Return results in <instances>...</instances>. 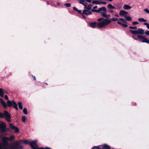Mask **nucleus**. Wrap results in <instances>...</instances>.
Masks as SVG:
<instances>
[{
    "label": "nucleus",
    "mask_w": 149,
    "mask_h": 149,
    "mask_svg": "<svg viewBox=\"0 0 149 149\" xmlns=\"http://www.w3.org/2000/svg\"><path fill=\"white\" fill-rule=\"evenodd\" d=\"M0 102L2 105L4 109H6L7 106L9 107H13L17 111L18 110V108L17 107V103L13 100L12 101L10 100H8L7 101V103L2 99L0 101Z\"/></svg>",
    "instance_id": "nucleus-1"
},
{
    "label": "nucleus",
    "mask_w": 149,
    "mask_h": 149,
    "mask_svg": "<svg viewBox=\"0 0 149 149\" xmlns=\"http://www.w3.org/2000/svg\"><path fill=\"white\" fill-rule=\"evenodd\" d=\"M102 20H103L102 22L97 23V26L98 28H102L104 26L108 25L111 22L110 20L104 19L103 18H99L97 19V21L99 22H101Z\"/></svg>",
    "instance_id": "nucleus-2"
},
{
    "label": "nucleus",
    "mask_w": 149,
    "mask_h": 149,
    "mask_svg": "<svg viewBox=\"0 0 149 149\" xmlns=\"http://www.w3.org/2000/svg\"><path fill=\"white\" fill-rule=\"evenodd\" d=\"M19 142L22 143L24 144L28 145L29 144L31 147V149H36L38 146L37 144L36 141L34 140L31 141H29L27 140H21L19 141Z\"/></svg>",
    "instance_id": "nucleus-3"
},
{
    "label": "nucleus",
    "mask_w": 149,
    "mask_h": 149,
    "mask_svg": "<svg viewBox=\"0 0 149 149\" xmlns=\"http://www.w3.org/2000/svg\"><path fill=\"white\" fill-rule=\"evenodd\" d=\"M4 116L6 117V119L8 122L11 121L10 118L11 116L8 112L5 110L3 111V113H0V118H4Z\"/></svg>",
    "instance_id": "nucleus-4"
},
{
    "label": "nucleus",
    "mask_w": 149,
    "mask_h": 149,
    "mask_svg": "<svg viewBox=\"0 0 149 149\" xmlns=\"http://www.w3.org/2000/svg\"><path fill=\"white\" fill-rule=\"evenodd\" d=\"M130 31L132 34L138 35L140 34L143 35L144 33V30L141 28H139L137 30H130Z\"/></svg>",
    "instance_id": "nucleus-5"
},
{
    "label": "nucleus",
    "mask_w": 149,
    "mask_h": 149,
    "mask_svg": "<svg viewBox=\"0 0 149 149\" xmlns=\"http://www.w3.org/2000/svg\"><path fill=\"white\" fill-rule=\"evenodd\" d=\"M117 23L118 24L124 28H126L128 26L126 24H127V22L123 18H119Z\"/></svg>",
    "instance_id": "nucleus-6"
},
{
    "label": "nucleus",
    "mask_w": 149,
    "mask_h": 149,
    "mask_svg": "<svg viewBox=\"0 0 149 149\" xmlns=\"http://www.w3.org/2000/svg\"><path fill=\"white\" fill-rule=\"evenodd\" d=\"M137 38L139 39L140 41L143 42H146L147 43H149V40L146 38L145 37L142 36L138 35L137 36Z\"/></svg>",
    "instance_id": "nucleus-7"
},
{
    "label": "nucleus",
    "mask_w": 149,
    "mask_h": 149,
    "mask_svg": "<svg viewBox=\"0 0 149 149\" xmlns=\"http://www.w3.org/2000/svg\"><path fill=\"white\" fill-rule=\"evenodd\" d=\"M6 124L5 122L1 121L0 123V129L2 132H6Z\"/></svg>",
    "instance_id": "nucleus-8"
},
{
    "label": "nucleus",
    "mask_w": 149,
    "mask_h": 149,
    "mask_svg": "<svg viewBox=\"0 0 149 149\" xmlns=\"http://www.w3.org/2000/svg\"><path fill=\"white\" fill-rule=\"evenodd\" d=\"M8 137H4L2 138V145L3 147L8 146L9 144L8 142Z\"/></svg>",
    "instance_id": "nucleus-9"
},
{
    "label": "nucleus",
    "mask_w": 149,
    "mask_h": 149,
    "mask_svg": "<svg viewBox=\"0 0 149 149\" xmlns=\"http://www.w3.org/2000/svg\"><path fill=\"white\" fill-rule=\"evenodd\" d=\"M10 127L11 129L15 130L14 132L15 133H18L19 132V129L17 127H16L13 124L11 123L9 124Z\"/></svg>",
    "instance_id": "nucleus-10"
},
{
    "label": "nucleus",
    "mask_w": 149,
    "mask_h": 149,
    "mask_svg": "<svg viewBox=\"0 0 149 149\" xmlns=\"http://www.w3.org/2000/svg\"><path fill=\"white\" fill-rule=\"evenodd\" d=\"M128 14V13L123 10H121L120 11L119 15L122 17H125Z\"/></svg>",
    "instance_id": "nucleus-11"
},
{
    "label": "nucleus",
    "mask_w": 149,
    "mask_h": 149,
    "mask_svg": "<svg viewBox=\"0 0 149 149\" xmlns=\"http://www.w3.org/2000/svg\"><path fill=\"white\" fill-rule=\"evenodd\" d=\"M90 10L85 9L83 10L82 13L85 14L86 15H91L92 14V13L89 11Z\"/></svg>",
    "instance_id": "nucleus-12"
},
{
    "label": "nucleus",
    "mask_w": 149,
    "mask_h": 149,
    "mask_svg": "<svg viewBox=\"0 0 149 149\" xmlns=\"http://www.w3.org/2000/svg\"><path fill=\"white\" fill-rule=\"evenodd\" d=\"M98 13L101 11H103L104 12L106 13L107 10L106 8L104 7H102L98 8Z\"/></svg>",
    "instance_id": "nucleus-13"
},
{
    "label": "nucleus",
    "mask_w": 149,
    "mask_h": 149,
    "mask_svg": "<svg viewBox=\"0 0 149 149\" xmlns=\"http://www.w3.org/2000/svg\"><path fill=\"white\" fill-rule=\"evenodd\" d=\"M97 23L96 22H92L90 23L89 25L91 27L95 28L97 26Z\"/></svg>",
    "instance_id": "nucleus-14"
},
{
    "label": "nucleus",
    "mask_w": 149,
    "mask_h": 149,
    "mask_svg": "<svg viewBox=\"0 0 149 149\" xmlns=\"http://www.w3.org/2000/svg\"><path fill=\"white\" fill-rule=\"evenodd\" d=\"M102 146V149H111V147L107 144H104Z\"/></svg>",
    "instance_id": "nucleus-15"
},
{
    "label": "nucleus",
    "mask_w": 149,
    "mask_h": 149,
    "mask_svg": "<svg viewBox=\"0 0 149 149\" xmlns=\"http://www.w3.org/2000/svg\"><path fill=\"white\" fill-rule=\"evenodd\" d=\"M123 8L125 10L130 9L132 8V7L128 5H125L123 6Z\"/></svg>",
    "instance_id": "nucleus-16"
},
{
    "label": "nucleus",
    "mask_w": 149,
    "mask_h": 149,
    "mask_svg": "<svg viewBox=\"0 0 149 149\" xmlns=\"http://www.w3.org/2000/svg\"><path fill=\"white\" fill-rule=\"evenodd\" d=\"M14 146H12L11 147L12 148L15 149L17 146L19 144V143L17 141H16V142L14 143Z\"/></svg>",
    "instance_id": "nucleus-17"
},
{
    "label": "nucleus",
    "mask_w": 149,
    "mask_h": 149,
    "mask_svg": "<svg viewBox=\"0 0 149 149\" xmlns=\"http://www.w3.org/2000/svg\"><path fill=\"white\" fill-rule=\"evenodd\" d=\"M115 6L118 9H120L122 7V3H117L115 5Z\"/></svg>",
    "instance_id": "nucleus-18"
},
{
    "label": "nucleus",
    "mask_w": 149,
    "mask_h": 149,
    "mask_svg": "<svg viewBox=\"0 0 149 149\" xmlns=\"http://www.w3.org/2000/svg\"><path fill=\"white\" fill-rule=\"evenodd\" d=\"M4 92L3 89L2 88H0V96L1 97H3L4 96Z\"/></svg>",
    "instance_id": "nucleus-19"
},
{
    "label": "nucleus",
    "mask_w": 149,
    "mask_h": 149,
    "mask_svg": "<svg viewBox=\"0 0 149 149\" xmlns=\"http://www.w3.org/2000/svg\"><path fill=\"white\" fill-rule=\"evenodd\" d=\"M107 8L109 9H115V7L113 6L111 4H109L107 6Z\"/></svg>",
    "instance_id": "nucleus-20"
},
{
    "label": "nucleus",
    "mask_w": 149,
    "mask_h": 149,
    "mask_svg": "<svg viewBox=\"0 0 149 149\" xmlns=\"http://www.w3.org/2000/svg\"><path fill=\"white\" fill-rule=\"evenodd\" d=\"M100 14L103 17H105L106 18H108L107 17L106 14L104 12H100Z\"/></svg>",
    "instance_id": "nucleus-21"
},
{
    "label": "nucleus",
    "mask_w": 149,
    "mask_h": 149,
    "mask_svg": "<svg viewBox=\"0 0 149 149\" xmlns=\"http://www.w3.org/2000/svg\"><path fill=\"white\" fill-rule=\"evenodd\" d=\"M125 19L127 21H131L132 20V18L130 16H126L125 17Z\"/></svg>",
    "instance_id": "nucleus-22"
},
{
    "label": "nucleus",
    "mask_w": 149,
    "mask_h": 149,
    "mask_svg": "<svg viewBox=\"0 0 149 149\" xmlns=\"http://www.w3.org/2000/svg\"><path fill=\"white\" fill-rule=\"evenodd\" d=\"M92 3L95 4H100V1L97 0H94L92 1Z\"/></svg>",
    "instance_id": "nucleus-23"
},
{
    "label": "nucleus",
    "mask_w": 149,
    "mask_h": 149,
    "mask_svg": "<svg viewBox=\"0 0 149 149\" xmlns=\"http://www.w3.org/2000/svg\"><path fill=\"white\" fill-rule=\"evenodd\" d=\"M19 108L20 109H23V106H22V102H19L18 103Z\"/></svg>",
    "instance_id": "nucleus-24"
},
{
    "label": "nucleus",
    "mask_w": 149,
    "mask_h": 149,
    "mask_svg": "<svg viewBox=\"0 0 149 149\" xmlns=\"http://www.w3.org/2000/svg\"><path fill=\"white\" fill-rule=\"evenodd\" d=\"M138 21L140 22H146L147 21L143 18H139L138 19Z\"/></svg>",
    "instance_id": "nucleus-25"
},
{
    "label": "nucleus",
    "mask_w": 149,
    "mask_h": 149,
    "mask_svg": "<svg viewBox=\"0 0 149 149\" xmlns=\"http://www.w3.org/2000/svg\"><path fill=\"white\" fill-rule=\"evenodd\" d=\"M15 138V136L12 135L10 136L9 138H8V140L10 141H13Z\"/></svg>",
    "instance_id": "nucleus-26"
},
{
    "label": "nucleus",
    "mask_w": 149,
    "mask_h": 149,
    "mask_svg": "<svg viewBox=\"0 0 149 149\" xmlns=\"http://www.w3.org/2000/svg\"><path fill=\"white\" fill-rule=\"evenodd\" d=\"M101 148L99 146H94L92 147L91 149H101Z\"/></svg>",
    "instance_id": "nucleus-27"
},
{
    "label": "nucleus",
    "mask_w": 149,
    "mask_h": 149,
    "mask_svg": "<svg viewBox=\"0 0 149 149\" xmlns=\"http://www.w3.org/2000/svg\"><path fill=\"white\" fill-rule=\"evenodd\" d=\"M23 113L25 114H28V112L27 110V109L26 108H24L23 109Z\"/></svg>",
    "instance_id": "nucleus-28"
},
{
    "label": "nucleus",
    "mask_w": 149,
    "mask_h": 149,
    "mask_svg": "<svg viewBox=\"0 0 149 149\" xmlns=\"http://www.w3.org/2000/svg\"><path fill=\"white\" fill-rule=\"evenodd\" d=\"M36 149H52L51 148L48 147H46L45 148H44L43 147L38 148V147H37Z\"/></svg>",
    "instance_id": "nucleus-29"
},
{
    "label": "nucleus",
    "mask_w": 149,
    "mask_h": 149,
    "mask_svg": "<svg viewBox=\"0 0 149 149\" xmlns=\"http://www.w3.org/2000/svg\"><path fill=\"white\" fill-rule=\"evenodd\" d=\"M82 5L84 6V8L85 9H86L87 10H88V6H87V4L86 3V2L85 3H84V4H82Z\"/></svg>",
    "instance_id": "nucleus-30"
},
{
    "label": "nucleus",
    "mask_w": 149,
    "mask_h": 149,
    "mask_svg": "<svg viewBox=\"0 0 149 149\" xmlns=\"http://www.w3.org/2000/svg\"><path fill=\"white\" fill-rule=\"evenodd\" d=\"M23 148V146L19 144L15 149H22Z\"/></svg>",
    "instance_id": "nucleus-31"
},
{
    "label": "nucleus",
    "mask_w": 149,
    "mask_h": 149,
    "mask_svg": "<svg viewBox=\"0 0 149 149\" xmlns=\"http://www.w3.org/2000/svg\"><path fill=\"white\" fill-rule=\"evenodd\" d=\"M78 1H79V3L82 5L85 3L84 2L85 0H78Z\"/></svg>",
    "instance_id": "nucleus-32"
},
{
    "label": "nucleus",
    "mask_w": 149,
    "mask_h": 149,
    "mask_svg": "<svg viewBox=\"0 0 149 149\" xmlns=\"http://www.w3.org/2000/svg\"><path fill=\"white\" fill-rule=\"evenodd\" d=\"M26 119L25 116H23L22 118V120L23 122H25L26 121Z\"/></svg>",
    "instance_id": "nucleus-33"
},
{
    "label": "nucleus",
    "mask_w": 149,
    "mask_h": 149,
    "mask_svg": "<svg viewBox=\"0 0 149 149\" xmlns=\"http://www.w3.org/2000/svg\"><path fill=\"white\" fill-rule=\"evenodd\" d=\"M91 12L93 13H98V10H95L94 9H92L91 10Z\"/></svg>",
    "instance_id": "nucleus-34"
},
{
    "label": "nucleus",
    "mask_w": 149,
    "mask_h": 149,
    "mask_svg": "<svg viewBox=\"0 0 149 149\" xmlns=\"http://www.w3.org/2000/svg\"><path fill=\"white\" fill-rule=\"evenodd\" d=\"M93 6L91 4H89L88 6V10H90L91 9V7Z\"/></svg>",
    "instance_id": "nucleus-35"
},
{
    "label": "nucleus",
    "mask_w": 149,
    "mask_h": 149,
    "mask_svg": "<svg viewBox=\"0 0 149 149\" xmlns=\"http://www.w3.org/2000/svg\"><path fill=\"white\" fill-rule=\"evenodd\" d=\"M64 5L67 7H70L71 6V4L70 3H65Z\"/></svg>",
    "instance_id": "nucleus-36"
},
{
    "label": "nucleus",
    "mask_w": 149,
    "mask_h": 149,
    "mask_svg": "<svg viewBox=\"0 0 149 149\" xmlns=\"http://www.w3.org/2000/svg\"><path fill=\"white\" fill-rule=\"evenodd\" d=\"M118 20V19L116 18H112L111 19L110 21H116Z\"/></svg>",
    "instance_id": "nucleus-37"
},
{
    "label": "nucleus",
    "mask_w": 149,
    "mask_h": 149,
    "mask_svg": "<svg viewBox=\"0 0 149 149\" xmlns=\"http://www.w3.org/2000/svg\"><path fill=\"white\" fill-rule=\"evenodd\" d=\"M143 24L146 26V27L147 28L149 29V24L148 23H143Z\"/></svg>",
    "instance_id": "nucleus-38"
},
{
    "label": "nucleus",
    "mask_w": 149,
    "mask_h": 149,
    "mask_svg": "<svg viewBox=\"0 0 149 149\" xmlns=\"http://www.w3.org/2000/svg\"><path fill=\"white\" fill-rule=\"evenodd\" d=\"M129 28L130 29H137V27L136 26L135 27H132V26H129Z\"/></svg>",
    "instance_id": "nucleus-39"
},
{
    "label": "nucleus",
    "mask_w": 149,
    "mask_h": 149,
    "mask_svg": "<svg viewBox=\"0 0 149 149\" xmlns=\"http://www.w3.org/2000/svg\"><path fill=\"white\" fill-rule=\"evenodd\" d=\"M139 24V23L137 22H132V24L133 25H135L137 24Z\"/></svg>",
    "instance_id": "nucleus-40"
},
{
    "label": "nucleus",
    "mask_w": 149,
    "mask_h": 149,
    "mask_svg": "<svg viewBox=\"0 0 149 149\" xmlns=\"http://www.w3.org/2000/svg\"><path fill=\"white\" fill-rule=\"evenodd\" d=\"M145 33L146 35L149 36V31L146 30L145 31Z\"/></svg>",
    "instance_id": "nucleus-41"
},
{
    "label": "nucleus",
    "mask_w": 149,
    "mask_h": 149,
    "mask_svg": "<svg viewBox=\"0 0 149 149\" xmlns=\"http://www.w3.org/2000/svg\"><path fill=\"white\" fill-rule=\"evenodd\" d=\"M144 10L147 13L149 14V10L147 9H145Z\"/></svg>",
    "instance_id": "nucleus-42"
},
{
    "label": "nucleus",
    "mask_w": 149,
    "mask_h": 149,
    "mask_svg": "<svg viewBox=\"0 0 149 149\" xmlns=\"http://www.w3.org/2000/svg\"><path fill=\"white\" fill-rule=\"evenodd\" d=\"M106 4L107 2H106L104 1H100V4Z\"/></svg>",
    "instance_id": "nucleus-43"
},
{
    "label": "nucleus",
    "mask_w": 149,
    "mask_h": 149,
    "mask_svg": "<svg viewBox=\"0 0 149 149\" xmlns=\"http://www.w3.org/2000/svg\"><path fill=\"white\" fill-rule=\"evenodd\" d=\"M77 12L80 14H81V15H83L84 14L82 13L81 12V10H78L77 11Z\"/></svg>",
    "instance_id": "nucleus-44"
},
{
    "label": "nucleus",
    "mask_w": 149,
    "mask_h": 149,
    "mask_svg": "<svg viewBox=\"0 0 149 149\" xmlns=\"http://www.w3.org/2000/svg\"><path fill=\"white\" fill-rule=\"evenodd\" d=\"M4 98L6 100H8V96L6 95L4 96Z\"/></svg>",
    "instance_id": "nucleus-45"
},
{
    "label": "nucleus",
    "mask_w": 149,
    "mask_h": 149,
    "mask_svg": "<svg viewBox=\"0 0 149 149\" xmlns=\"http://www.w3.org/2000/svg\"><path fill=\"white\" fill-rule=\"evenodd\" d=\"M73 9L75 11H77L78 10V9L75 7H73Z\"/></svg>",
    "instance_id": "nucleus-46"
},
{
    "label": "nucleus",
    "mask_w": 149,
    "mask_h": 149,
    "mask_svg": "<svg viewBox=\"0 0 149 149\" xmlns=\"http://www.w3.org/2000/svg\"><path fill=\"white\" fill-rule=\"evenodd\" d=\"M31 76L33 78V80H34V81H36V77H35V76H33V75H31Z\"/></svg>",
    "instance_id": "nucleus-47"
},
{
    "label": "nucleus",
    "mask_w": 149,
    "mask_h": 149,
    "mask_svg": "<svg viewBox=\"0 0 149 149\" xmlns=\"http://www.w3.org/2000/svg\"><path fill=\"white\" fill-rule=\"evenodd\" d=\"M48 85V84L47 83H43L42 84V86L43 87H44L45 86V85Z\"/></svg>",
    "instance_id": "nucleus-48"
},
{
    "label": "nucleus",
    "mask_w": 149,
    "mask_h": 149,
    "mask_svg": "<svg viewBox=\"0 0 149 149\" xmlns=\"http://www.w3.org/2000/svg\"><path fill=\"white\" fill-rule=\"evenodd\" d=\"M0 149H3L1 141H0Z\"/></svg>",
    "instance_id": "nucleus-49"
},
{
    "label": "nucleus",
    "mask_w": 149,
    "mask_h": 149,
    "mask_svg": "<svg viewBox=\"0 0 149 149\" xmlns=\"http://www.w3.org/2000/svg\"><path fill=\"white\" fill-rule=\"evenodd\" d=\"M3 149H8V148H7L6 146H4L2 147Z\"/></svg>",
    "instance_id": "nucleus-50"
},
{
    "label": "nucleus",
    "mask_w": 149,
    "mask_h": 149,
    "mask_svg": "<svg viewBox=\"0 0 149 149\" xmlns=\"http://www.w3.org/2000/svg\"><path fill=\"white\" fill-rule=\"evenodd\" d=\"M97 6H95L93 7V8L94 9H96L97 8Z\"/></svg>",
    "instance_id": "nucleus-51"
},
{
    "label": "nucleus",
    "mask_w": 149,
    "mask_h": 149,
    "mask_svg": "<svg viewBox=\"0 0 149 149\" xmlns=\"http://www.w3.org/2000/svg\"><path fill=\"white\" fill-rule=\"evenodd\" d=\"M119 15H118V14H115V16H116V17H119Z\"/></svg>",
    "instance_id": "nucleus-52"
},
{
    "label": "nucleus",
    "mask_w": 149,
    "mask_h": 149,
    "mask_svg": "<svg viewBox=\"0 0 149 149\" xmlns=\"http://www.w3.org/2000/svg\"><path fill=\"white\" fill-rule=\"evenodd\" d=\"M132 37L133 38H134L135 40H137V38H134V36H132Z\"/></svg>",
    "instance_id": "nucleus-53"
},
{
    "label": "nucleus",
    "mask_w": 149,
    "mask_h": 149,
    "mask_svg": "<svg viewBox=\"0 0 149 149\" xmlns=\"http://www.w3.org/2000/svg\"><path fill=\"white\" fill-rule=\"evenodd\" d=\"M107 15V17H110V15Z\"/></svg>",
    "instance_id": "nucleus-54"
},
{
    "label": "nucleus",
    "mask_w": 149,
    "mask_h": 149,
    "mask_svg": "<svg viewBox=\"0 0 149 149\" xmlns=\"http://www.w3.org/2000/svg\"><path fill=\"white\" fill-rule=\"evenodd\" d=\"M49 2H48V1H47V5H49Z\"/></svg>",
    "instance_id": "nucleus-55"
},
{
    "label": "nucleus",
    "mask_w": 149,
    "mask_h": 149,
    "mask_svg": "<svg viewBox=\"0 0 149 149\" xmlns=\"http://www.w3.org/2000/svg\"><path fill=\"white\" fill-rule=\"evenodd\" d=\"M82 15V16L84 17V18H86V17L84 15Z\"/></svg>",
    "instance_id": "nucleus-56"
},
{
    "label": "nucleus",
    "mask_w": 149,
    "mask_h": 149,
    "mask_svg": "<svg viewBox=\"0 0 149 149\" xmlns=\"http://www.w3.org/2000/svg\"><path fill=\"white\" fill-rule=\"evenodd\" d=\"M109 11L111 13H113V11L112 10H109Z\"/></svg>",
    "instance_id": "nucleus-57"
},
{
    "label": "nucleus",
    "mask_w": 149,
    "mask_h": 149,
    "mask_svg": "<svg viewBox=\"0 0 149 149\" xmlns=\"http://www.w3.org/2000/svg\"><path fill=\"white\" fill-rule=\"evenodd\" d=\"M109 1H112L113 0H108Z\"/></svg>",
    "instance_id": "nucleus-58"
},
{
    "label": "nucleus",
    "mask_w": 149,
    "mask_h": 149,
    "mask_svg": "<svg viewBox=\"0 0 149 149\" xmlns=\"http://www.w3.org/2000/svg\"><path fill=\"white\" fill-rule=\"evenodd\" d=\"M57 4L58 5H59V3H57Z\"/></svg>",
    "instance_id": "nucleus-59"
},
{
    "label": "nucleus",
    "mask_w": 149,
    "mask_h": 149,
    "mask_svg": "<svg viewBox=\"0 0 149 149\" xmlns=\"http://www.w3.org/2000/svg\"><path fill=\"white\" fill-rule=\"evenodd\" d=\"M2 99H1V98H0V101L2 100Z\"/></svg>",
    "instance_id": "nucleus-60"
},
{
    "label": "nucleus",
    "mask_w": 149,
    "mask_h": 149,
    "mask_svg": "<svg viewBox=\"0 0 149 149\" xmlns=\"http://www.w3.org/2000/svg\"><path fill=\"white\" fill-rule=\"evenodd\" d=\"M135 105H136V104L135 103Z\"/></svg>",
    "instance_id": "nucleus-61"
}]
</instances>
